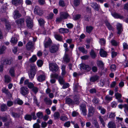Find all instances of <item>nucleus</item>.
I'll list each match as a JSON object with an SVG mask.
<instances>
[{
	"mask_svg": "<svg viewBox=\"0 0 128 128\" xmlns=\"http://www.w3.org/2000/svg\"><path fill=\"white\" fill-rule=\"evenodd\" d=\"M26 25L29 28H32L33 26V21L30 17H27L26 20Z\"/></svg>",
	"mask_w": 128,
	"mask_h": 128,
	"instance_id": "nucleus-5",
	"label": "nucleus"
},
{
	"mask_svg": "<svg viewBox=\"0 0 128 128\" xmlns=\"http://www.w3.org/2000/svg\"><path fill=\"white\" fill-rule=\"evenodd\" d=\"M90 54L92 58H94L96 56V55L94 51L92 50Z\"/></svg>",
	"mask_w": 128,
	"mask_h": 128,
	"instance_id": "nucleus-45",
	"label": "nucleus"
},
{
	"mask_svg": "<svg viewBox=\"0 0 128 128\" xmlns=\"http://www.w3.org/2000/svg\"><path fill=\"white\" fill-rule=\"evenodd\" d=\"M80 96L79 94H76L74 96L73 102H74V104H78L79 103V100Z\"/></svg>",
	"mask_w": 128,
	"mask_h": 128,
	"instance_id": "nucleus-12",
	"label": "nucleus"
},
{
	"mask_svg": "<svg viewBox=\"0 0 128 128\" xmlns=\"http://www.w3.org/2000/svg\"><path fill=\"white\" fill-rule=\"evenodd\" d=\"M37 79L40 82H41L44 80H45V76L44 72H42V74L38 76L37 77Z\"/></svg>",
	"mask_w": 128,
	"mask_h": 128,
	"instance_id": "nucleus-14",
	"label": "nucleus"
},
{
	"mask_svg": "<svg viewBox=\"0 0 128 128\" xmlns=\"http://www.w3.org/2000/svg\"><path fill=\"white\" fill-rule=\"evenodd\" d=\"M58 82L60 84H62L64 83V81L62 77L60 76H59L58 78Z\"/></svg>",
	"mask_w": 128,
	"mask_h": 128,
	"instance_id": "nucleus-37",
	"label": "nucleus"
},
{
	"mask_svg": "<svg viewBox=\"0 0 128 128\" xmlns=\"http://www.w3.org/2000/svg\"><path fill=\"white\" fill-rule=\"evenodd\" d=\"M100 54L101 56L106 57L107 55V53L103 49H101L100 50Z\"/></svg>",
	"mask_w": 128,
	"mask_h": 128,
	"instance_id": "nucleus-29",
	"label": "nucleus"
},
{
	"mask_svg": "<svg viewBox=\"0 0 128 128\" xmlns=\"http://www.w3.org/2000/svg\"><path fill=\"white\" fill-rule=\"evenodd\" d=\"M99 100L97 98H94L92 100V102L95 104H98L99 102Z\"/></svg>",
	"mask_w": 128,
	"mask_h": 128,
	"instance_id": "nucleus-58",
	"label": "nucleus"
},
{
	"mask_svg": "<svg viewBox=\"0 0 128 128\" xmlns=\"http://www.w3.org/2000/svg\"><path fill=\"white\" fill-rule=\"evenodd\" d=\"M80 65L81 69H83L87 71H90L91 69L90 68L88 65L82 64H80Z\"/></svg>",
	"mask_w": 128,
	"mask_h": 128,
	"instance_id": "nucleus-11",
	"label": "nucleus"
},
{
	"mask_svg": "<svg viewBox=\"0 0 128 128\" xmlns=\"http://www.w3.org/2000/svg\"><path fill=\"white\" fill-rule=\"evenodd\" d=\"M6 49V47L3 46L0 48V54H2L3 53Z\"/></svg>",
	"mask_w": 128,
	"mask_h": 128,
	"instance_id": "nucleus-57",
	"label": "nucleus"
},
{
	"mask_svg": "<svg viewBox=\"0 0 128 128\" xmlns=\"http://www.w3.org/2000/svg\"><path fill=\"white\" fill-rule=\"evenodd\" d=\"M21 16V14L19 13L18 10H15L14 11L13 14V17L14 19H16L20 18Z\"/></svg>",
	"mask_w": 128,
	"mask_h": 128,
	"instance_id": "nucleus-13",
	"label": "nucleus"
},
{
	"mask_svg": "<svg viewBox=\"0 0 128 128\" xmlns=\"http://www.w3.org/2000/svg\"><path fill=\"white\" fill-rule=\"evenodd\" d=\"M38 22L40 26H43L45 23L44 20L42 18H40L38 20Z\"/></svg>",
	"mask_w": 128,
	"mask_h": 128,
	"instance_id": "nucleus-49",
	"label": "nucleus"
},
{
	"mask_svg": "<svg viewBox=\"0 0 128 128\" xmlns=\"http://www.w3.org/2000/svg\"><path fill=\"white\" fill-rule=\"evenodd\" d=\"M54 37L56 39L59 41H62V36L59 34H55Z\"/></svg>",
	"mask_w": 128,
	"mask_h": 128,
	"instance_id": "nucleus-31",
	"label": "nucleus"
},
{
	"mask_svg": "<svg viewBox=\"0 0 128 128\" xmlns=\"http://www.w3.org/2000/svg\"><path fill=\"white\" fill-rule=\"evenodd\" d=\"M107 126L108 128H116V126L115 122L113 121H110L108 124Z\"/></svg>",
	"mask_w": 128,
	"mask_h": 128,
	"instance_id": "nucleus-16",
	"label": "nucleus"
},
{
	"mask_svg": "<svg viewBox=\"0 0 128 128\" xmlns=\"http://www.w3.org/2000/svg\"><path fill=\"white\" fill-rule=\"evenodd\" d=\"M37 64L38 66L40 67L43 64V62L42 60H39L37 61Z\"/></svg>",
	"mask_w": 128,
	"mask_h": 128,
	"instance_id": "nucleus-53",
	"label": "nucleus"
},
{
	"mask_svg": "<svg viewBox=\"0 0 128 128\" xmlns=\"http://www.w3.org/2000/svg\"><path fill=\"white\" fill-rule=\"evenodd\" d=\"M112 97H110L109 95H107L105 97V99L107 101H110L112 100Z\"/></svg>",
	"mask_w": 128,
	"mask_h": 128,
	"instance_id": "nucleus-59",
	"label": "nucleus"
},
{
	"mask_svg": "<svg viewBox=\"0 0 128 128\" xmlns=\"http://www.w3.org/2000/svg\"><path fill=\"white\" fill-rule=\"evenodd\" d=\"M13 104V102L11 101H8L7 103V105L8 106L10 107Z\"/></svg>",
	"mask_w": 128,
	"mask_h": 128,
	"instance_id": "nucleus-64",
	"label": "nucleus"
},
{
	"mask_svg": "<svg viewBox=\"0 0 128 128\" xmlns=\"http://www.w3.org/2000/svg\"><path fill=\"white\" fill-rule=\"evenodd\" d=\"M1 110L4 112L7 110V107L6 104H3L1 106Z\"/></svg>",
	"mask_w": 128,
	"mask_h": 128,
	"instance_id": "nucleus-38",
	"label": "nucleus"
},
{
	"mask_svg": "<svg viewBox=\"0 0 128 128\" xmlns=\"http://www.w3.org/2000/svg\"><path fill=\"white\" fill-rule=\"evenodd\" d=\"M20 93L22 95L25 96L29 93L28 89L26 87H22L20 88Z\"/></svg>",
	"mask_w": 128,
	"mask_h": 128,
	"instance_id": "nucleus-10",
	"label": "nucleus"
},
{
	"mask_svg": "<svg viewBox=\"0 0 128 128\" xmlns=\"http://www.w3.org/2000/svg\"><path fill=\"white\" fill-rule=\"evenodd\" d=\"M49 69L53 72H56L59 69V67L55 63H52L49 64Z\"/></svg>",
	"mask_w": 128,
	"mask_h": 128,
	"instance_id": "nucleus-1",
	"label": "nucleus"
},
{
	"mask_svg": "<svg viewBox=\"0 0 128 128\" xmlns=\"http://www.w3.org/2000/svg\"><path fill=\"white\" fill-rule=\"evenodd\" d=\"M54 116L56 119H58L60 116V114L58 112H56L54 114Z\"/></svg>",
	"mask_w": 128,
	"mask_h": 128,
	"instance_id": "nucleus-54",
	"label": "nucleus"
},
{
	"mask_svg": "<svg viewBox=\"0 0 128 128\" xmlns=\"http://www.w3.org/2000/svg\"><path fill=\"white\" fill-rule=\"evenodd\" d=\"M78 49L83 53L86 54L87 53V50H86L85 48L83 47H79L78 48Z\"/></svg>",
	"mask_w": 128,
	"mask_h": 128,
	"instance_id": "nucleus-43",
	"label": "nucleus"
},
{
	"mask_svg": "<svg viewBox=\"0 0 128 128\" xmlns=\"http://www.w3.org/2000/svg\"><path fill=\"white\" fill-rule=\"evenodd\" d=\"M51 78L58 79L59 78L58 75L56 73L52 74L50 75Z\"/></svg>",
	"mask_w": 128,
	"mask_h": 128,
	"instance_id": "nucleus-44",
	"label": "nucleus"
},
{
	"mask_svg": "<svg viewBox=\"0 0 128 128\" xmlns=\"http://www.w3.org/2000/svg\"><path fill=\"white\" fill-rule=\"evenodd\" d=\"M99 77L98 76H95L91 77L90 78V80L91 82H94L98 80Z\"/></svg>",
	"mask_w": 128,
	"mask_h": 128,
	"instance_id": "nucleus-30",
	"label": "nucleus"
},
{
	"mask_svg": "<svg viewBox=\"0 0 128 128\" xmlns=\"http://www.w3.org/2000/svg\"><path fill=\"white\" fill-rule=\"evenodd\" d=\"M59 5L62 7H64L66 6V4L64 1L62 0H60L59 1Z\"/></svg>",
	"mask_w": 128,
	"mask_h": 128,
	"instance_id": "nucleus-32",
	"label": "nucleus"
},
{
	"mask_svg": "<svg viewBox=\"0 0 128 128\" xmlns=\"http://www.w3.org/2000/svg\"><path fill=\"white\" fill-rule=\"evenodd\" d=\"M63 85L62 88L63 89H65L68 88L69 87V84L68 83H65V84H64Z\"/></svg>",
	"mask_w": 128,
	"mask_h": 128,
	"instance_id": "nucleus-60",
	"label": "nucleus"
},
{
	"mask_svg": "<svg viewBox=\"0 0 128 128\" xmlns=\"http://www.w3.org/2000/svg\"><path fill=\"white\" fill-rule=\"evenodd\" d=\"M116 68V66L115 64L111 65L110 67V69L112 71H114Z\"/></svg>",
	"mask_w": 128,
	"mask_h": 128,
	"instance_id": "nucleus-62",
	"label": "nucleus"
},
{
	"mask_svg": "<svg viewBox=\"0 0 128 128\" xmlns=\"http://www.w3.org/2000/svg\"><path fill=\"white\" fill-rule=\"evenodd\" d=\"M60 46L59 44H53L50 46V48L49 51L52 53H54L56 52L58 50Z\"/></svg>",
	"mask_w": 128,
	"mask_h": 128,
	"instance_id": "nucleus-4",
	"label": "nucleus"
},
{
	"mask_svg": "<svg viewBox=\"0 0 128 128\" xmlns=\"http://www.w3.org/2000/svg\"><path fill=\"white\" fill-rule=\"evenodd\" d=\"M1 62L2 64V65H6L10 64L11 63L10 60L5 59H3L2 60Z\"/></svg>",
	"mask_w": 128,
	"mask_h": 128,
	"instance_id": "nucleus-17",
	"label": "nucleus"
},
{
	"mask_svg": "<svg viewBox=\"0 0 128 128\" xmlns=\"http://www.w3.org/2000/svg\"><path fill=\"white\" fill-rule=\"evenodd\" d=\"M4 82L8 83L10 82L12 80L11 78L7 75H6L4 76Z\"/></svg>",
	"mask_w": 128,
	"mask_h": 128,
	"instance_id": "nucleus-22",
	"label": "nucleus"
},
{
	"mask_svg": "<svg viewBox=\"0 0 128 128\" xmlns=\"http://www.w3.org/2000/svg\"><path fill=\"white\" fill-rule=\"evenodd\" d=\"M27 86L30 89L32 88L34 86V84L31 82H30Z\"/></svg>",
	"mask_w": 128,
	"mask_h": 128,
	"instance_id": "nucleus-61",
	"label": "nucleus"
},
{
	"mask_svg": "<svg viewBox=\"0 0 128 128\" xmlns=\"http://www.w3.org/2000/svg\"><path fill=\"white\" fill-rule=\"evenodd\" d=\"M116 26L118 30V34H120L121 33L122 30V25L120 23H118Z\"/></svg>",
	"mask_w": 128,
	"mask_h": 128,
	"instance_id": "nucleus-21",
	"label": "nucleus"
},
{
	"mask_svg": "<svg viewBox=\"0 0 128 128\" xmlns=\"http://www.w3.org/2000/svg\"><path fill=\"white\" fill-rule=\"evenodd\" d=\"M12 116L14 118H19L20 116V115L19 114L12 112Z\"/></svg>",
	"mask_w": 128,
	"mask_h": 128,
	"instance_id": "nucleus-47",
	"label": "nucleus"
},
{
	"mask_svg": "<svg viewBox=\"0 0 128 128\" xmlns=\"http://www.w3.org/2000/svg\"><path fill=\"white\" fill-rule=\"evenodd\" d=\"M25 21L24 19V18H20L16 20L15 21L17 25L20 27L22 26L24 24Z\"/></svg>",
	"mask_w": 128,
	"mask_h": 128,
	"instance_id": "nucleus-7",
	"label": "nucleus"
},
{
	"mask_svg": "<svg viewBox=\"0 0 128 128\" xmlns=\"http://www.w3.org/2000/svg\"><path fill=\"white\" fill-rule=\"evenodd\" d=\"M61 18L63 19H66L69 16L68 14L66 12H62L60 14Z\"/></svg>",
	"mask_w": 128,
	"mask_h": 128,
	"instance_id": "nucleus-15",
	"label": "nucleus"
},
{
	"mask_svg": "<svg viewBox=\"0 0 128 128\" xmlns=\"http://www.w3.org/2000/svg\"><path fill=\"white\" fill-rule=\"evenodd\" d=\"M106 25L108 28V29L112 31H114V28L112 27V26L110 24L107 20H106L105 21Z\"/></svg>",
	"mask_w": 128,
	"mask_h": 128,
	"instance_id": "nucleus-24",
	"label": "nucleus"
},
{
	"mask_svg": "<svg viewBox=\"0 0 128 128\" xmlns=\"http://www.w3.org/2000/svg\"><path fill=\"white\" fill-rule=\"evenodd\" d=\"M70 121H67L64 123V126L68 128L69 127L70 125Z\"/></svg>",
	"mask_w": 128,
	"mask_h": 128,
	"instance_id": "nucleus-55",
	"label": "nucleus"
},
{
	"mask_svg": "<svg viewBox=\"0 0 128 128\" xmlns=\"http://www.w3.org/2000/svg\"><path fill=\"white\" fill-rule=\"evenodd\" d=\"M14 67H12L10 69L9 72L12 76H14Z\"/></svg>",
	"mask_w": 128,
	"mask_h": 128,
	"instance_id": "nucleus-40",
	"label": "nucleus"
},
{
	"mask_svg": "<svg viewBox=\"0 0 128 128\" xmlns=\"http://www.w3.org/2000/svg\"><path fill=\"white\" fill-rule=\"evenodd\" d=\"M37 59V58L36 56L35 55H34L30 58V60L32 62H35Z\"/></svg>",
	"mask_w": 128,
	"mask_h": 128,
	"instance_id": "nucleus-48",
	"label": "nucleus"
},
{
	"mask_svg": "<svg viewBox=\"0 0 128 128\" xmlns=\"http://www.w3.org/2000/svg\"><path fill=\"white\" fill-rule=\"evenodd\" d=\"M24 118L26 120L28 121H31L32 119L31 115L28 114L24 116Z\"/></svg>",
	"mask_w": 128,
	"mask_h": 128,
	"instance_id": "nucleus-33",
	"label": "nucleus"
},
{
	"mask_svg": "<svg viewBox=\"0 0 128 128\" xmlns=\"http://www.w3.org/2000/svg\"><path fill=\"white\" fill-rule=\"evenodd\" d=\"M44 100L45 104L48 105H51L52 104L51 100L48 98L46 97L44 98Z\"/></svg>",
	"mask_w": 128,
	"mask_h": 128,
	"instance_id": "nucleus-25",
	"label": "nucleus"
},
{
	"mask_svg": "<svg viewBox=\"0 0 128 128\" xmlns=\"http://www.w3.org/2000/svg\"><path fill=\"white\" fill-rule=\"evenodd\" d=\"M112 15L113 16L116 18H122V16L116 12H114L112 14Z\"/></svg>",
	"mask_w": 128,
	"mask_h": 128,
	"instance_id": "nucleus-35",
	"label": "nucleus"
},
{
	"mask_svg": "<svg viewBox=\"0 0 128 128\" xmlns=\"http://www.w3.org/2000/svg\"><path fill=\"white\" fill-rule=\"evenodd\" d=\"M91 6L93 8L96 10L98 11L100 8L99 5H98L96 3L93 2L91 4Z\"/></svg>",
	"mask_w": 128,
	"mask_h": 128,
	"instance_id": "nucleus-19",
	"label": "nucleus"
},
{
	"mask_svg": "<svg viewBox=\"0 0 128 128\" xmlns=\"http://www.w3.org/2000/svg\"><path fill=\"white\" fill-rule=\"evenodd\" d=\"M92 123L96 128H100L98 123L96 119H94L92 120Z\"/></svg>",
	"mask_w": 128,
	"mask_h": 128,
	"instance_id": "nucleus-28",
	"label": "nucleus"
},
{
	"mask_svg": "<svg viewBox=\"0 0 128 128\" xmlns=\"http://www.w3.org/2000/svg\"><path fill=\"white\" fill-rule=\"evenodd\" d=\"M95 109L92 106H90L88 107V116L90 117L92 116L95 112Z\"/></svg>",
	"mask_w": 128,
	"mask_h": 128,
	"instance_id": "nucleus-9",
	"label": "nucleus"
},
{
	"mask_svg": "<svg viewBox=\"0 0 128 128\" xmlns=\"http://www.w3.org/2000/svg\"><path fill=\"white\" fill-rule=\"evenodd\" d=\"M63 60L64 63H67L69 62L70 59L68 55L67 54H65L63 58Z\"/></svg>",
	"mask_w": 128,
	"mask_h": 128,
	"instance_id": "nucleus-18",
	"label": "nucleus"
},
{
	"mask_svg": "<svg viewBox=\"0 0 128 128\" xmlns=\"http://www.w3.org/2000/svg\"><path fill=\"white\" fill-rule=\"evenodd\" d=\"M52 42V41L51 39L49 38H48V40L45 42L44 43L45 47V48L48 47L51 44Z\"/></svg>",
	"mask_w": 128,
	"mask_h": 128,
	"instance_id": "nucleus-20",
	"label": "nucleus"
},
{
	"mask_svg": "<svg viewBox=\"0 0 128 128\" xmlns=\"http://www.w3.org/2000/svg\"><path fill=\"white\" fill-rule=\"evenodd\" d=\"M98 109L100 111V113L102 114H104L106 112V110L101 106H99L98 108Z\"/></svg>",
	"mask_w": 128,
	"mask_h": 128,
	"instance_id": "nucleus-34",
	"label": "nucleus"
},
{
	"mask_svg": "<svg viewBox=\"0 0 128 128\" xmlns=\"http://www.w3.org/2000/svg\"><path fill=\"white\" fill-rule=\"evenodd\" d=\"M80 0H74L73 4L75 6H77L80 4Z\"/></svg>",
	"mask_w": 128,
	"mask_h": 128,
	"instance_id": "nucleus-46",
	"label": "nucleus"
},
{
	"mask_svg": "<svg viewBox=\"0 0 128 128\" xmlns=\"http://www.w3.org/2000/svg\"><path fill=\"white\" fill-rule=\"evenodd\" d=\"M69 32V30L67 28H60L59 29V32L60 34L66 33Z\"/></svg>",
	"mask_w": 128,
	"mask_h": 128,
	"instance_id": "nucleus-23",
	"label": "nucleus"
},
{
	"mask_svg": "<svg viewBox=\"0 0 128 128\" xmlns=\"http://www.w3.org/2000/svg\"><path fill=\"white\" fill-rule=\"evenodd\" d=\"M35 66L34 65H32L30 66V72L28 75L29 78L31 80L33 78L36 74Z\"/></svg>",
	"mask_w": 128,
	"mask_h": 128,
	"instance_id": "nucleus-2",
	"label": "nucleus"
},
{
	"mask_svg": "<svg viewBox=\"0 0 128 128\" xmlns=\"http://www.w3.org/2000/svg\"><path fill=\"white\" fill-rule=\"evenodd\" d=\"M99 42L101 45L104 46L106 44V41L104 38H100V39Z\"/></svg>",
	"mask_w": 128,
	"mask_h": 128,
	"instance_id": "nucleus-41",
	"label": "nucleus"
},
{
	"mask_svg": "<svg viewBox=\"0 0 128 128\" xmlns=\"http://www.w3.org/2000/svg\"><path fill=\"white\" fill-rule=\"evenodd\" d=\"M22 1V0H12V4L16 5L18 3H21Z\"/></svg>",
	"mask_w": 128,
	"mask_h": 128,
	"instance_id": "nucleus-42",
	"label": "nucleus"
},
{
	"mask_svg": "<svg viewBox=\"0 0 128 128\" xmlns=\"http://www.w3.org/2000/svg\"><path fill=\"white\" fill-rule=\"evenodd\" d=\"M17 41V38L15 37L12 38L10 40V42L14 44H16V43Z\"/></svg>",
	"mask_w": 128,
	"mask_h": 128,
	"instance_id": "nucleus-50",
	"label": "nucleus"
},
{
	"mask_svg": "<svg viewBox=\"0 0 128 128\" xmlns=\"http://www.w3.org/2000/svg\"><path fill=\"white\" fill-rule=\"evenodd\" d=\"M96 64L98 66L100 67H102L104 65V64L102 61L98 60L96 62Z\"/></svg>",
	"mask_w": 128,
	"mask_h": 128,
	"instance_id": "nucleus-52",
	"label": "nucleus"
},
{
	"mask_svg": "<svg viewBox=\"0 0 128 128\" xmlns=\"http://www.w3.org/2000/svg\"><path fill=\"white\" fill-rule=\"evenodd\" d=\"M93 28V27L92 26H87L86 27V32L90 34Z\"/></svg>",
	"mask_w": 128,
	"mask_h": 128,
	"instance_id": "nucleus-27",
	"label": "nucleus"
},
{
	"mask_svg": "<svg viewBox=\"0 0 128 128\" xmlns=\"http://www.w3.org/2000/svg\"><path fill=\"white\" fill-rule=\"evenodd\" d=\"M3 92L9 96L11 97L12 96L10 93L9 92L8 89H6L5 88L3 89L2 90Z\"/></svg>",
	"mask_w": 128,
	"mask_h": 128,
	"instance_id": "nucleus-39",
	"label": "nucleus"
},
{
	"mask_svg": "<svg viewBox=\"0 0 128 128\" xmlns=\"http://www.w3.org/2000/svg\"><path fill=\"white\" fill-rule=\"evenodd\" d=\"M34 12L35 14L39 16H42L44 13L42 9L38 6H35Z\"/></svg>",
	"mask_w": 128,
	"mask_h": 128,
	"instance_id": "nucleus-3",
	"label": "nucleus"
},
{
	"mask_svg": "<svg viewBox=\"0 0 128 128\" xmlns=\"http://www.w3.org/2000/svg\"><path fill=\"white\" fill-rule=\"evenodd\" d=\"M98 118L101 123L102 125L104 127L105 126V123L104 122V120L103 118V116H98Z\"/></svg>",
	"mask_w": 128,
	"mask_h": 128,
	"instance_id": "nucleus-36",
	"label": "nucleus"
},
{
	"mask_svg": "<svg viewBox=\"0 0 128 128\" xmlns=\"http://www.w3.org/2000/svg\"><path fill=\"white\" fill-rule=\"evenodd\" d=\"M26 49L28 50L34 48V42L30 41L28 42L26 44Z\"/></svg>",
	"mask_w": 128,
	"mask_h": 128,
	"instance_id": "nucleus-6",
	"label": "nucleus"
},
{
	"mask_svg": "<svg viewBox=\"0 0 128 128\" xmlns=\"http://www.w3.org/2000/svg\"><path fill=\"white\" fill-rule=\"evenodd\" d=\"M66 103L69 105H74V102L73 100L69 98H66Z\"/></svg>",
	"mask_w": 128,
	"mask_h": 128,
	"instance_id": "nucleus-26",
	"label": "nucleus"
},
{
	"mask_svg": "<svg viewBox=\"0 0 128 128\" xmlns=\"http://www.w3.org/2000/svg\"><path fill=\"white\" fill-rule=\"evenodd\" d=\"M80 109L82 112V113L84 116L87 115V111L86 109V106L85 104H82L80 106Z\"/></svg>",
	"mask_w": 128,
	"mask_h": 128,
	"instance_id": "nucleus-8",
	"label": "nucleus"
},
{
	"mask_svg": "<svg viewBox=\"0 0 128 128\" xmlns=\"http://www.w3.org/2000/svg\"><path fill=\"white\" fill-rule=\"evenodd\" d=\"M112 44L114 46H116L117 45V42L114 40H112L111 42Z\"/></svg>",
	"mask_w": 128,
	"mask_h": 128,
	"instance_id": "nucleus-63",
	"label": "nucleus"
},
{
	"mask_svg": "<svg viewBox=\"0 0 128 128\" xmlns=\"http://www.w3.org/2000/svg\"><path fill=\"white\" fill-rule=\"evenodd\" d=\"M37 117L40 118H42L43 117V114L42 113V112H38L36 114Z\"/></svg>",
	"mask_w": 128,
	"mask_h": 128,
	"instance_id": "nucleus-51",
	"label": "nucleus"
},
{
	"mask_svg": "<svg viewBox=\"0 0 128 128\" xmlns=\"http://www.w3.org/2000/svg\"><path fill=\"white\" fill-rule=\"evenodd\" d=\"M115 96L116 98L117 99L120 98H121L122 96L121 94L118 93H116Z\"/></svg>",
	"mask_w": 128,
	"mask_h": 128,
	"instance_id": "nucleus-56",
	"label": "nucleus"
}]
</instances>
